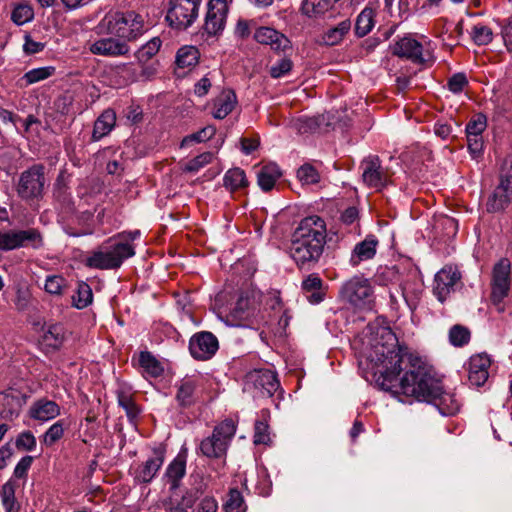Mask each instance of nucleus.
Wrapping results in <instances>:
<instances>
[{
  "mask_svg": "<svg viewBox=\"0 0 512 512\" xmlns=\"http://www.w3.org/2000/svg\"><path fill=\"white\" fill-rule=\"evenodd\" d=\"M397 350L381 352L383 371L376 383L386 391L399 389L404 395L423 401L429 393L440 391V380L432 375L429 368L417 356H413L398 344L395 334L389 332Z\"/></svg>",
  "mask_w": 512,
  "mask_h": 512,
  "instance_id": "f257e3e1",
  "label": "nucleus"
},
{
  "mask_svg": "<svg viewBox=\"0 0 512 512\" xmlns=\"http://www.w3.org/2000/svg\"><path fill=\"white\" fill-rule=\"evenodd\" d=\"M325 221L316 215L301 220L292 234L290 256L299 269H312L323 254L326 243Z\"/></svg>",
  "mask_w": 512,
  "mask_h": 512,
  "instance_id": "f03ea898",
  "label": "nucleus"
},
{
  "mask_svg": "<svg viewBox=\"0 0 512 512\" xmlns=\"http://www.w3.org/2000/svg\"><path fill=\"white\" fill-rule=\"evenodd\" d=\"M43 164H33L20 173L15 190L25 202H38L43 199L47 188V178Z\"/></svg>",
  "mask_w": 512,
  "mask_h": 512,
  "instance_id": "7ed1b4c3",
  "label": "nucleus"
},
{
  "mask_svg": "<svg viewBox=\"0 0 512 512\" xmlns=\"http://www.w3.org/2000/svg\"><path fill=\"white\" fill-rule=\"evenodd\" d=\"M103 21L108 33L118 39L134 41L144 32L143 18L134 11L115 12L107 15Z\"/></svg>",
  "mask_w": 512,
  "mask_h": 512,
  "instance_id": "20e7f679",
  "label": "nucleus"
},
{
  "mask_svg": "<svg viewBox=\"0 0 512 512\" xmlns=\"http://www.w3.org/2000/svg\"><path fill=\"white\" fill-rule=\"evenodd\" d=\"M236 433L232 419H225L213 429L212 435L200 443V451L207 458L220 459L227 453L231 439Z\"/></svg>",
  "mask_w": 512,
  "mask_h": 512,
  "instance_id": "39448f33",
  "label": "nucleus"
},
{
  "mask_svg": "<svg viewBox=\"0 0 512 512\" xmlns=\"http://www.w3.org/2000/svg\"><path fill=\"white\" fill-rule=\"evenodd\" d=\"M339 298L357 309H371L374 303L373 288L367 279L354 276L341 286Z\"/></svg>",
  "mask_w": 512,
  "mask_h": 512,
  "instance_id": "423d86ee",
  "label": "nucleus"
},
{
  "mask_svg": "<svg viewBox=\"0 0 512 512\" xmlns=\"http://www.w3.org/2000/svg\"><path fill=\"white\" fill-rule=\"evenodd\" d=\"M135 254L132 245L127 243H116L109 250L94 251L91 256L85 260V265L89 268L100 270L117 269L123 261Z\"/></svg>",
  "mask_w": 512,
  "mask_h": 512,
  "instance_id": "0eeeda50",
  "label": "nucleus"
},
{
  "mask_svg": "<svg viewBox=\"0 0 512 512\" xmlns=\"http://www.w3.org/2000/svg\"><path fill=\"white\" fill-rule=\"evenodd\" d=\"M202 0H170L166 20L177 30H186L198 17Z\"/></svg>",
  "mask_w": 512,
  "mask_h": 512,
  "instance_id": "6e6552de",
  "label": "nucleus"
},
{
  "mask_svg": "<svg viewBox=\"0 0 512 512\" xmlns=\"http://www.w3.org/2000/svg\"><path fill=\"white\" fill-rule=\"evenodd\" d=\"M511 263L508 258H501L493 267L490 300L499 312L504 311L502 301L508 296L511 279Z\"/></svg>",
  "mask_w": 512,
  "mask_h": 512,
  "instance_id": "1a4fd4ad",
  "label": "nucleus"
},
{
  "mask_svg": "<svg viewBox=\"0 0 512 512\" xmlns=\"http://www.w3.org/2000/svg\"><path fill=\"white\" fill-rule=\"evenodd\" d=\"M28 244L34 249L43 245L42 235L37 229L0 232V250H13Z\"/></svg>",
  "mask_w": 512,
  "mask_h": 512,
  "instance_id": "9d476101",
  "label": "nucleus"
},
{
  "mask_svg": "<svg viewBox=\"0 0 512 512\" xmlns=\"http://www.w3.org/2000/svg\"><path fill=\"white\" fill-rule=\"evenodd\" d=\"M229 8L226 0H209L203 31L208 36H217L225 28Z\"/></svg>",
  "mask_w": 512,
  "mask_h": 512,
  "instance_id": "9b49d317",
  "label": "nucleus"
},
{
  "mask_svg": "<svg viewBox=\"0 0 512 512\" xmlns=\"http://www.w3.org/2000/svg\"><path fill=\"white\" fill-rule=\"evenodd\" d=\"M218 347L217 338L207 331L196 333L189 341L190 353L196 360L210 359L217 352Z\"/></svg>",
  "mask_w": 512,
  "mask_h": 512,
  "instance_id": "f8f14e48",
  "label": "nucleus"
},
{
  "mask_svg": "<svg viewBox=\"0 0 512 512\" xmlns=\"http://www.w3.org/2000/svg\"><path fill=\"white\" fill-rule=\"evenodd\" d=\"M27 399L28 395L12 388L0 392V417L5 420L17 418Z\"/></svg>",
  "mask_w": 512,
  "mask_h": 512,
  "instance_id": "ddd939ff",
  "label": "nucleus"
},
{
  "mask_svg": "<svg viewBox=\"0 0 512 512\" xmlns=\"http://www.w3.org/2000/svg\"><path fill=\"white\" fill-rule=\"evenodd\" d=\"M461 273L457 267L445 266L435 275L434 293L440 302H444L455 285L460 281Z\"/></svg>",
  "mask_w": 512,
  "mask_h": 512,
  "instance_id": "4468645a",
  "label": "nucleus"
},
{
  "mask_svg": "<svg viewBox=\"0 0 512 512\" xmlns=\"http://www.w3.org/2000/svg\"><path fill=\"white\" fill-rule=\"evenodd\" d=\"M247 378L262 397L273 396L280 386L276 374L268 369L253 370Z\"/></svg>",
  "mask_w": 512,
  "mask_h": 512,
  "instance_id": "2eb2a0df",
  "label": "nucleus"
},
{
  "mask_svg": "<svg viewBox=\"0 0 512 512\" xmlns=\"http://www.w3.org/2000/svg\"><path fill=\"white\" fill-rule=\"evenodd\" d=\"M254 39L260 44L269 45L277 53L292 50L289 38L271 27L258 28L254 33Z\"/></svg>",
  "mask_w": 512,
  "mask_h": 512,
  "instance_id": "dca6fc26",
  "label": "nucleus"
},
{
  "mask_svg": "<svg viewBox=\"0 0 512 512\" xmlns=\"http://www.w3.org/2000/svg\"><path fill=\"white\" fill-rule=\"evenodd\" d=\"M165 459V448L156 447L153 449V456L143 462L135 472V479L139 483H150L160 470Z\"/></svg>",
  "mask_w": 512,
  "mask_h": 512,
  "instance_id": "f3484780",
  "label": "nucleus"
},
{
  "mask_svg": "<svg viewBox=\"0 0 512 512\" xmlns=\"http://www.w3.org/2000/svg\"><path fill=\"white\" fill-rule=\"evenodd\" d=\"M423 46L416 39L405 36L395 43L392 49L393 55L406 58L413 63L423 64L425 59L422 56Z\"/></svg>",
  "mask_w": 512,
  "mask_h": 512,
  "instance_id": "a211bd4d",
  "label": "nucleus"
},
{
  "mask_svg": "<svg viewBox=\"0 0 512 512\" xmlns=\"http://www.w3.org/2000/svg\"><path fill=\"white\" fill-rule=\"evenodd\" d=\"M362 178L365 184L370 187L380 189L386 185L387 176L381 167L377 156H371L362 162Z\"/></svg>",
  "mask_w": 512,
  "mask_h": 512,
  "instance_id": "6ab92c4d",
  "label": "nucleus"
},
{
  "mask_svg": "<svg viewBox=\"0 0 512 512\" xmlns=\"http://www.w3.org/2000/svg\"><path fill=\"white\" fill-rule=\"evenodd\" d=\"M129 50V46L125 41L113 37L101 38L90 46L92 54L107 57L126 55Z\"/></svg>",
  "mask_w": 512,
  "mask_h": 512,
  "instance_id": "aec40b11",
  "label": "nucleus"
},
{
  "mask_svg": "<svg viewBox=\"0 0 512 512\" xmlns=\"http://www.w3.org/2000/svg\"><path fill=\"white\" fill-rule=\"evenodd\" d=\"M423 401L433 404L442 415L450 416L459 411L460 404L453 394L444 391L440 382V391L437 393H429Z\"/></svg>",
  "mask_w": 512,
  "mask_h": 512,
  "instance_id": "412c9836",
  "label": "nucleus"
},
{
  "mask_svg": "<svg viewBox=\"0 0 512 512\" xmlns=\"http://www.w3.org/2000/svg\"><path fill=\"white\" fill-rule=\"evenodd\" d=\"M60 414L59 405L52 400L47 398H41L36 400L28 411V416L31 419L38 421H49L56 418Z\"/></svg>",
  "mask_w": 512,
  "mask_h": 512,
  "instance_id": "4be33fe9",
  "label": "nucleus"
},
{
  "mask_svg": "<svg viewBox=\"0 0 512 512\" xmlns=\"http://www.w3.org/2000/svg\"><path fill=\"white\" fill-rule=\"evenodd\" d=\"M301 288L307 294V300L311 304H319L325 299L327 286L316 273L309 274L302 281Z\"/></svg>",
  "mask_w": 512,
  "mask_h": 512,
  "instance_id": "5701e85b",
  "label": "nucleus"
},
{
  "mask_svg": "<svg viewBox=\"0 0 512 512\" xmlns=\"http://www.w3.org/2000/svg\"><path fill=\"white\" fill-rule=\"evenodd\" d=\"M378 244L379 241L374 235H368L363 241L357 243L350 258L352 266H357L362 261L372 259L376 254Z\"/></svg>",
  "mask_w": 512,
  "mask_h": 512,
  "instance_id": "b1692460",
  "label": "nucleus"
},
{
  "mask_svg": "<svg viewBox=\"0 0 512 512\" xmlns=\"http://www.w3.org/2000/svg\"><path fill=\"white\" fill-rule=\"evenodd\" d=\"M197 382L191 378H183L177 385L175 399L181 408H189L196 403Z\"/></svg>",
  "mask_w": 512,
  "mask_h": 512,
  "instance_id": "393cba45",
  "label": "nucleus"
},
{
  "mask_svg": "<svg viewBox=\"0 0 512 512\" xmlns=\"http://www.w3.org/2000/svg\"><path fill=\"white\" fill-rule=\"evenodd\" d=\"M186 474L185 456L178 455L166 468L164 478L170 484V490L175 491L181 485V480Z\"/></svg>",
  "mask_w": 512,
  "mask_h": 512,
  "instance_id": "a878e982",
  "label": "nucleus"
},
{
  "mask_svg": "<svg viewBox=\"0 0 512 512\" xmlns=\"http://www.w3.org/2000/svg\"><path fill=\"white\" fill-rule=\"evenodd\" d=\"M53 197L60 211L66 215H72L75 212V204L68 187L58 177L53 190Z\"/></svg>",
  "mask_w": 512,
  "mask_h": 512,
  "instance_id": "bb28decb",
  "label": "nucleus"
},
{
  "mask_svg": "<svg viewBox=\"0 0 512 512\" xmlns=\"http://www.w3.org/2000/svg\"><path fill=\"white\" fill-rule=\"evenodd\" d=\"M116 123V114L113 110L107 109L96 119L92 132V140L98 141L113 129Z\"/></svg>",
  "mask_w": 512,
  "mask_h": 512,
  "instance_id": "cd10ccee",
  "label": "nucleus"
},
{
  "mask_svg": "<svg viewBox=\"0 0 512 512\" xmlns=\"http://www.w3.org/2000/svg\"><path fill=\"white\" fill-rule=\"evenodd\" d=\"M237 103V97L234 91L226 90L223 91L222 94L217 97L214 101V112L213 116L216 119H224L228 116L234 109Z\"/></svg>",
  "mask_w": 512,
  "mask_h": 512,
  "instance_id": "c85d7f7f",
  "label": "nucleus"
},
{
  "mask_svg": "<svg viewBox=\"0 0 512 512\" xmlns=\"http://www.w3.org/2000/svg\"><path fill=\"white\" fill-rule=\"evenodd\" d=\"M281 176L282 172L277 164H267L258 172V184L263 191L268 192L273 189L276 181Z\"/></svg>",
  "mask_w": 512,
  "mask_h": 512,
  "instance_id": "c756f323",
  "label": "nucleus"
},
{
  "mask_svg": "<svg viewBox=\"0 0 512 512\" xmlns=\"http://www.w3.org/2000/svg\"><path fill=\"white\" fill-rule=\"evenodd\" d=\"M339 0H303L301 11L308 17H317L331 10Z\"/></svg>",
  "mask_w": 512,
  "mask_h": 512,
  "instance_id": "7c9ffc66",
  "label": "nucleus"
},
{
  "mask_svg": "<svg viewBox=\"0 0 512 512\" xmlns=\"http://www.w3.org/2000/svg\"><path fill=\"white\" fill-rule=\"evenodd\" d=\"M352 23L349 19H345L336 26L329 28L323 34V41L326 45L334 46L339 44L344 36L350 31Z\"/></svg>",
  "mask_w": 512,
  "mask_h": 512,
  "instance_id": "2f4dec72",
  "label": "nucleus"
},
{
  "mask_svg": "<svg viewBox=\"0 0 512 512\" xmlns=\"http://www.w3.org/2000/svg\"><path fill=\"white\" fill-rule=\"evenodd\" d=\"M200 58V52L195 46H183L176 55L178 68H191L195 66Z\"/></svg>",
  "mask_w": 512,
  "mask_h": 512,
  "instance_id": "473e14b6",
  "label": "nucleus"
},
{
  "mask_svg": "<svg viewBox=\"0 0 512 512\" xmlns=\"http://www.w3.org/2000/svg\"><path fill=\"white\" fill-rule=\"evenodd\" d=\"M34 18V10L27 1H22L17 4H13L11 11V20L14 24L21 26Z\"/></svg>",
  "mask_w": 512,
  "mask_h": 512,
  "instance_id": "72a5a7b5",
  "label": "nucleus"
},
{
  "mask_svg": "<svg viewBox=\"0 0 512 512\" xmlns=\"http://www.w3.org/2000/svg\"><path fill=\"white\" fill-rule=\"evenodd\" d=\"M224 186L235 191L248 186V180L245 172L240 168H232L228 170L224 176Z\"/></svg>",
  "mask_w": 512,
  "mask_h": 512,
  "instance_id": "f704fd0d",
  "label": "nucleus"
},
{
  "mask_svg": "<svg viewBox=\"0 0 512 512\" xmlns=\"http://www.w3.org/2000/svg\"><path fill=\"white\" fill-rule=\"evenodd\" d=\"M139 365L151 377H159L164 369L161 363L148 351H142L139 355Z\"/></svg>",
  "mask_w": 512,
  "mask_h": 512,
  "instance_id": "c9c22d12",
  "label": "nucleus"
},
{
  "mask_svg": "<svg viewBox=\"0 0 512 512\" xmlns=\"http://www.w3.org/2000/svg\"><path fill=\"white\" fill-rule=\"evenodd\" d=\"M2 504L6 512H19L20 504L15 497V484L6 482L0 490Z\"/></svg>",
  "mask_w": 512,
  "mask_h": 512,
  "instance_id": "e433bc0d",
  "label": "nucleus"
},
{
  "mask_svg": "<svg viewBox=\"0 0 512 512\" xmlns=\"http://www.w3.org/2000/svg\"><path fill=\"white\" fill-rule=\"evenodd\" d=\"M511 200L512 194L496 188L487 201V211L491 213L503 211Z\"/></svg>",
  "mask_w": 512,
  "mask_h": 512,
  "instance_id": "4c0bfd02",
  "label": "nucleus"
},
{
  "mask_svg": "<svg viewBox=\"0 0 512 512\" xmlns=\"http://www.w3.org/2000/svg\"><path fill=\"white\" fill-rule=\"evenodd\" d=\"M374 26V11L366 7L358 15L355 23V33L358 37L366 36Z\"/></svg>",
  "mask_w": 512,
  "mask_h": 512,
  "instance_id": "58836bf2",
  "label": "nucleus"
},
{
  "mask_svg": "<svg viewBox=\"0 0 512 512\" xmlns=\"http://www.w3.org/2000/svg\"><path fill=\"white\" fill-rule=\"evenodd\" d=\"M118 405L122 407L130 421L136 419L140 413V408L135 403L133 397L124 390L117 391Z\"/></svg>",
  "mask_w": 512,
  "mask_h": 512,
  "instance_id": "ea45409f",
  "label": "nucleus"
},
{
  "mask_svg": "<svg viewBox=\"0 0 512 512\" xmlns=\"http://www.w3.org/2000/svg\"><path fill=\"white\" fill-rule=\"evenodd\" d=\"M56 72V68L54 66H46L35 68L26 72L22 80L25 81L26 86L43 81L53 76Z\"/></svg>",
  "mask_w": 512,
  "mask_h": 512,
  "instance_id": "a19ab883",
  "label": "nucleus"
},
{
  "mask_svg": "<svg viewBox=\"0 0 512 512\" xmlns=\"http://www.w3.org/2000/svg\"><path fill=\"white\" fill-rule=\"evenodd\" d=\"M247 509L241 492L232 488L229 490L228 499L223 505L224 512H245Z\"/></svg>",
  "mask_w": 512,
  "mask_h": 512,
  "instance_id": "79ce46f5",
  "label": "nucleus"
},
{
  "mask_svg": "<svg viewBox=\"0 0 512 512\" xmlns=\"http://www.w3.org/2000/svg\"><path fill=\"white\" fill-rule=\"evenodd\" d=\"M161 40L159 37H154L150 41H148L145 45H143L138 51L135 53L136 58L140 63H145L150 60L153 56H155L160 47Z\"/></svg>",
  "mask_w": 512,
  "mask_h": 512,
  "instance_id": "37998d69",
  "label": "nucleus"
},
{
  "mask_svg": "<svg viewBox=\"0 0 512 512\" xmlns=\"http://www.w3.org/2000/svg\"><path fill=\"white\" fill-rule=\"evenodd\" d=\"M449 341L455 347H462L470 341V331L467 327L456 324L449 331Z\"/></svg>",
  "mask_w": 512,
  "mask_h": 512,
  "instance_id": "c03bdc74",
  "label": "nucleus"
},
{
  "mask_svg": "<svg viewBox=\"0 0 512 512\" xmlns=\"http://www.w3.org/2000/svg\"><path fill=\"white\" fill-rule=\"evenodd\" d=\"M487 127V117L482 114L478 113L474 115L470 121L466 125V136H482V133L485 131Z\"/></svg>",
  "mask_w": 512,
  "mask_h": 512,
  "instance_id": "a18cd8bd",
  "label": "nucleus"
},
{
  "mask_svg": "<svg viewBox=\"0 0 512 512\" xmlns=\"http://www.w3.org/2000/svg\"><path fill=\"white\" fill-rule=\"evenodd\" d=\"M92 298V290L86 283H80L76 295L72 296L73 304L78 309L87 307L92 302Z\"/></svg>",
  "mask_w": 512,
  "mask_h": 512,
  "instance_id": "49530a36",
  "label": "nucleus"
},
{
  "mask_svg": "<svg viewBox=\"0 0 512 512\" xmlns=\"http://www.w3.org/2000/svg\"><path fill=\"white\" fill-rule=\"evenodd\" d=\"M297 177L303 184L306 185L317 184L320 181V175L317 169L309 163L303 164L297 170Z\"/></svg>",
  "mask_w": 512,
  "mask_h": 512,
  "instance_id": "de8ad7c7",
  "label": "nucleus"
},
{
  "mask_svg": "<svg viewBox=\"0 0 512 512\" xmlns=\"http://www.w3.org/2000/svg\"><path fill=\"white\" fill-rule=\"evenodd\" d=\"M324 120V116H315L298 119L296 122V128L301 134L313 133L317 129H319Z\"/></svg>",
  "mask_w": 512,
  "mask_h": 512,
  "instance_id": "09e8293b",
  "label": "nucleus"
},
{
  "mask_svg": "<svg viewBox=\"0 0 512 512\" xmlns=\"http://www.w3.org/2000/svg\"><path fill=\"white\" fill-rule=\"evenodd\" d=\"M254 444L268 445L271 442L267 420H256L254 424Z\"/></svg>",
  "mask_w": 512,
  "mask_h": 512,
  "instance_id": "8fccbe9b",
  "label": "nucleus"
},
{
  "mask_svg": "<svg viewBox=\"0 0 512 512\" xmlns=\"http://www.w3.org/2000/svg\"><path fill=\"white\" fill-rule=\"evenodd\" d=\"M64 435V427L62 420L51 425L43 435V443L50 447L60 440Z\"/></svg>",
  "mask_w": 512,
  "mask_h": 512,
  "instance_id": "3c124183",
  "label": "nucleus"
},
{
  "mask_svg": "<svg viewBox=\"0 0 512 512\" xmlns=\"http://www.w3.org/2000/svg\"><path fill=\"white\" fill-rule=\"evenodd\" d=\"M213 154L211 152H204L193 159L189 160L182 170L184 172H197L205 165L212 161Z\"/></svg>",
  "mask_w": 512,
  "mask_h": 512,
  "instance_id": "603ef678",
  "label": "nucleus"
},
{
  "mask_svg": "<svg viewBox=\"0 0 512 512\" xmlns=\"http://www.w3.org/2000/svg\"><path fill=\"white\" fill-rule=\"evenodd\" d=\"M36 445V438L29 430L21 432L15 440V446L19 451H33Z\"/></svg>",
  "mask_w": 512,
  "mask_h": 512,
  "instance_id": "864d4df0",
  "label": "nucleus"
},
{
  "mask_svg": "<svg viewBox=\"0 0 512 512\" xmlns=\"http://www.w3.org/2000/svg\"><path fill=\"white\" fill-rule=\"evenodd\" d=\"M472 39L477 45H487L493 39V32L488 26L475 25L473 27Z\"/></svg>",
  "mask_w": 512,
  "mask_h": 512,
  "instance_id": "5fc2aeb1",
  "label": "nucleus"
},
{
  "mask_svg": "<svg viewBox=\"0 0 512 512\" xmlns=\"http://www.w3.org/2000/svg\"><path fill=\"white\" fill-rule=\"evenodd\" d=\"M491 365L490 358L485 354L474 355L470 358L468 363V371L476 370L477 372L488 373Z\"/></svg>",
  "mask_w": 512,
  "mask_h": 512,
  "instance_id": "6e6d98bb",
  "label": "nucleus"
},
{
  "mask_svg": "<svg viewBox=\"0 0 512 512\" xmlns=\"http://www.w3.org/2000/svg\"><path fill=\"white\" fill-rule=\"evenodd\" d=\"M499 180V185L496 188L512 194V161L505 162Z\"/></svg>",
  "mask_w": 512,
  "mask_h": 512,
  "instance_id": "4d7b16f0",
  "label": "nucleus"
},
{
  "mask_svg": "<svg viewBox=\"0 0 512 512\" xmlns=\"http://www.w3.org/2000/svg\"><path fill=\"white\" fill-rule=\"evenodd\" d=\"M293 62L290 58L284 57L275 65L270 67L269 73L272 78H280L291 71Z\"/></svg>",
  "mask_w": 512,
  "mask_h": 512,
  "instance_id": "13d9d810",
  "label": "nucleus"
},
{
  "mask_svg": "<svg viewBox=\"0 0 512 512\" xmlns=\"http://www.w3.org/2000/svg\"><path fill=\"white\" fill-rule=\"evenodd\" d=\"M216 133V128L213 125H208L201 130L193 133L187 137H185L182 141V145L185 144L188 140H193L197 142H204L210 140Z\"/></svg>",
  "mask_w": 512,
  "mask_h": 512,
  "instance_id": "bf43d9fd",
  "label": "nucleus"
},
{
  "mask_svg": "<svg viewBox=\"0 0 512 512\" xmlns=\"http://www.w3.org/2000/svg\"><path fill=\"white\" fill-rule=\"evenodd\" d=\"M94 216V213L91 211H83L77 216V221L79 224L85 226V229H83L81 232H68L69 235H72L74 237L87 235L92 233V228L90 227V222L92 221Z\"/></svg>",
  "mask_w": 512,
  "mask_h": 512,
  "instance_id": "052dcab7",
  "label": "nucleus"
},
{
  "mask_svg": "<svg viewBox=\"0 0 512 512\" xmlns=\"http://www.w3.org/2000/svg\"><path fill=\"white\" fill-rule=\"evenodd\" d=\"M248 308H249V298L240 296L238 298L237 302L235 303L234 308L231 310V316L234 319H238V320L245 319L248 316V314H247Z\"/></svg>",
  "mask_w": 512,
  "mask_h": 512,
  "instance_id": "680f3d73",
  "label": "nucleus"
},
{
  "mask_svg": "<svg viewBox=\"0 0 512 512\" xmlns=\"http://www.w3.org/2000/svg\"><path fill=\"white\" fill-rule=\"evenodd\" d=\"M64 285V279L61 276L53 275L48 276L45 282V291L49 294H61Z\"/></svg>",
  "mask_w": 512,
  "mask_h": 512,
  "instance_id": "e2e57ef3",
  "label": "nucleus"
},
{
  "mask_svg": "<svg viewBox=\"0 0 512 512\" xmlns=\"http://www.w3.org/2000/svg\"><path fill=\"white\" fill-rule=\"evenodd\" d=\"M447 85L450 91L460 93L468 85V80L464 73H456L448 80Z\"/></svg>",
  "mask_w": 512,
  "mask_h": 512,
  "instance_id": "0e129e2a",
  "label": "nucleus"
},
{
  "mask_svg": "<svg viewBox=\"0 0 512 512\" xmlns=\"http://www.w3.org/2000/svg\"><path fill=\"white\" fill-rule=\"evenodd\" d=\"M33 457L26 455L21 458V460L17 463L13 475L17 479H23L27 476V472L30 469L33 463Z\"/></svg>",
  "mask_w": 512,
  "mask_h": 512,
  "instance_id": "69168bd1",
  "label": "nucleus"
},
{
  "mask_svg": "<svg viewBox=\"0 0 512 512\" xmlns=\"http://www.w3.org/2000/svg\"><path fill=\"white\" fill-rule=\"evenodd\" d=\"M467 137V146L468 150L473 158H478L483 153V138L482 136L474 137V136H466Z\"/></svg>",
  "mask_w": 512,
  "mask_h": 512,
  "instance_id": "338daca9",
  "label": "nucleus"
},
{
  "mask_svg": "<svg viewBox=\"0 0 512 512\" xmlns=\"http://www.w3.org/2000/svg\"><path fill=\"white\" fill-rule=\"evenodd\" d=\"M31 294L28 290L18 289L16 292V298L14 304L18 311H25L30 303Z\"/></svg>",
  "mask_w": 512,
  "mask_h": 512,
  "instance_id": "774afa93",
  "label": "nucleus"
}]
</instances>
